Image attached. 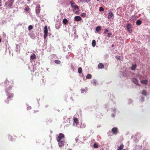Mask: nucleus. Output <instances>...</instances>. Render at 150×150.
I'll return each mask as SVG.
<instances>
[{
    "label": "nucleus",
    "mask_w": 150,
    "mask_h": 150,
    "mask_svg": "<svg viewBox=\"0 0 150 150\" xmlns=\"http://www.w3.org/2000/svg\"><path fill=\"white\" fill-rule=\"evenodd\" d=\"M91 0H80V1L82 2H89L91 1Z\"/></svg>",
    "instance_id": "nucleus-25"
},
{
    "label": "nucleus",
    "mask_w": 150,
    "mask_h": 150,
    "mask_svg": "<svg viewBox=\"0 0 150 150\" xmlns=\"http://www.w3.org/2000/svg\"><path fill=\"white\" fill-rule=\"evenodd\" d=\"M114 17V15L113 14L112 12L111 11H109L108 13V18L109 19L111 18L112 17Z\"/></svg>",
    "instance_id": "nucleus-8"
},
{
    "label": "nucleus",
    "mask_w": 150,
    "mask_h": 150,
    "mask_svg": "<svg viewBox=\"0 0 150 150\" xmlns=\"http://www.w3.org/2000/svg\"><path fill=\"white\" fill-rule=\"evenodd\" d=\"M144 100V98L143 97H142L141 98V101L142 102Z\"/></svg>",
    "instance_id": "nucleus-38"
},
{
    "label": "nucleus",
    "mask_w": 150,
    "mask_h": 150,
    "mask_svg": "<svg viewBox=\"0 0 150 150\" xmlns=\"http://www.w3.org/2000/svg\"><path fill=\"white\" fill-rule=\"evenodd\" d=\"M148 81L147 80H142L141 81V83H143L145 84H148Z\"/></svg>",
    "instance_id": "nucleus-13"
},
{
    "label": "nucleus",
    "mask_w": 150,
    "mask_h": 150,
    "mask_svg": "<svg viewBox=\"0 0 150 150\" xmlns=\"http://www.w3.org/2000/svg\"><path fill=\"white\" fill-rule=\"evenodd\" d=\"M59 142V145L60 147L64 145L65 142L64 141H60Z\"/></svg>",
    "instance_id": "nucleus-11"
},
{
    "label": "nucleus",
    "mask_w": 150,
    "mask_h": 150,
    "mask_svg": "<svg viewBox=\"0 0 150 150\" xmlns=\"http://www.w3.org/2000/svg\"><path fill=\"white\" fill-rule=\"evenodd\" d=\"M44 39H45L47 36L48 35V29L47 26H45L44 29Z\"/></svg>",
    "instance_id": "nucleus-1"
},
{
    "label": "nucleus",
    "mask_w": 150,
    "mask_h": 150,
    "mask_svg": "<svg viewBox=\"0 0 150 150\" xmlns=\"http://www.w3.org/2000/svg\"><path fill=\"white\" fill-rule=\"evenodd\" d=\"M104 11V8L103 7H101L100 8L99 11Z\"/></svg>",
    "instance_id": "nucleus-33"
},
{
    "label": "nucleus",
    "mask_w": 150,
    "mask_h": 150,
    "mask_svg": "<svg viewBox=\"0 0 150 150\" xmlns=\"http://www.w3.org/2000/svg\"><path fill=\"white\" fill-rule=\"evenodd\" d=\"M92 77V76L90 74H88L87 75L86 77V78L87 79H90Z\"/></svg>",
    "instance_id": "nucleus-21"
},
{
    "label": "nucleus",
    "mask_w": 150,
    "mask_h": 150,
    "mask_svg": "<svg viewBox=\"0 0 150 150\" xmlns=\"http://www.w3.org/2000/svg\"><path fill=\"white\" fill-rule=\"evenodd\" d=\"M64 138V135L62 133H60L59 134V136L57 138V139L58 142H59L60 141H61V140Z\"/></svg>",
    "instance_id": "nucleus-2"
},
{
    "label": "nucleus",
    "mask_w": 150,
    "mask_h": 150,
    "mask_svg": "<svg viewBox=\"0 0 150 150\" xmlns=\"http://www.w3.org/2000/svg\"><path fill=\"white\" fill-rule=\"evenodd\" d=\"M33 28V26L31 25H30L28 27V29L30 30Z\"/></svg>",
    "instance_id": "nucleus-30"
},
{
    "label": "nucleus",
    "mask_w": 150,
    "mask_h": 150,
    "mask_svg": "<svg viewBox=\"0 0 150 150\" xmlns=\"http://www.w3.org/2000/svg\"><path fill=\"white\" fill-rule=\"evenodd\" d=\"M142 23L141 21L140 20H137L136 21V24L138 25H140Z\"/></svg>",
    "instance_id": "nucleus-16"
},
{
    "label": "nucleus",
    "mask_w": 150,
    "mask_h": 150,
    "mask_svg": "<svg viewBox=\"0 0 150 150\" xmlns=\"http://www.w3.org/2000/svg\"><path fill=\"white\" fill-rule=\"evenodd\" d=\"M30 0H27V1H30Z\"/></svg>",
    "instance_id": "nucleus-43"
},
{
    "label": "nucleus",
    "mask_w": 150,
    "mask_h": 150,
    "mask_svg": "<svg viewBox=\"0 0 150 150\" xmlns=\"http://www.w3.org/2000/svg\"><path fill=\"white\" fill-rule=\"evenodd\" d=\"M97 81H96L95 80H92L91 83L93 84L95 86H96V83Z\"/></svg>",
    "instance_id": "nucleus-26"
},
{
    "label": "nucleus",
    "mask_w": 150,
    "mask_h": 150,
    "mask_svg": "<svg viewBox=\"0 0 150 150\" xmlns=\"http://www.w3.org/2000/svg\"><path fill=\"white\" fill-rule=\"evenodd\" d=\"M86 16V13H82L81 14V16H82V17H84Z\"/></svg>",
    "instance_id": "nucleus-37"
},
{
    "label": "nucleus",
    "mask_w": 150,
    "mask_h": 150,
    "mask_svg": "<svg viewBox=\"0 0 150 150\" xmlns=\"http://www.w3.org/2000/svg\"><path fill=\"white\" fill-rule=\"evenodd\" d=\"M127 29H128L129 28H131V25L129 24H128L126 26Z\"/></svg>",
    "instance_id": "nucleus-28"
},
{
    "label": "nucleus",
    "mask_w": 150,
    "mask_h": 150,
    "mask_svg": "<svg viewBox=\"0 0 150 150\" xmlns=\"http://www.w3.org/2000/svg\"><path fill=\"white\" fill-rule=\"evenodd\" d=\"M70 3L71 4V6L72 7L73 6H74L75 5V3L73 2L72 1H70Z\"/></svg>",
    "instance_id": "nucleus-24"
},
{
    "label": "nucleus",
    "mask_w": 150,
    "mask_h": 150,
    "mask_svg": "<svg viewBox=\"0 0 150 150\" xmlns=\"http://www.w3.org/2000/svg\"><path fill=\"white\" fill-rule=\"evenodd\" d=\"M104 66H98V69H102L104 68Z\"/></svg>",
    "instance_id": "nucleus-39"
},
{
    "label": "nucleus",
    "mask_w": 150,
    "mask_h": 150,
    "mask_svg": "<svg viewBox=\"0 0 150 150\" xmlns=\"http://www.w3.org/2000/svg\"><path fill=\"white\" fill-rule=\"evenodd\" d=\"M1 0H0V6H1Z\"/></svg>",
    "instance_id": "nucleus-42"
},
{
    "label": "nucleus",
    "mask_w": 150,
    "mask_h": 150,
    "mask_svg": "<svg viewBox=\"0 0 150 150\" xmlns=\"http://www.w3.org/2000/svg\"><path fill=\"white\" fill-rule=\"evenodd\" d=\"M101 27L100 26H98L96 28V30L98 32L101 30Z\"/></svg>",
    "instance_id": "nucleus-20"
},
{
    "label": "nucleus",
    "mask_w": 150,
    "mask_h": 150,
    "mask_svg": "<svg viewBox=\"0 0 150 150\" xmlns=\"http://www.w3.org/2000/svg\"><path fill=\"white\" fill-rule=\"evenodd\" d=\"M109 31V30L108 29H106L105 30L104 32V33L105 34H106Z\"/></svg>",
    "instance_id": "nucleus-35"
},
{
    "label": "nucleus",
    "mask_w": 150,
    "mask_h": 150,
    "mask_svg": "<svg viewBox=\"0 0 150 150\" xmlns=\"http://www.w3.org/2000/svg\"><path fill=\"white\" fill-rule=\"evenodd\" d=\"M13 95L12 94L9 93L8 94V97L7 99V100L6 101V102L7 103H9V101L10 100L13 98Z\"/></svg>",
    "instance_id": "nucleus-4"
},
{
    "label": "nucleus",
    "mask_w": 150,
    "mask_h": 150,
    "mask_svg": "<svg viewBox=\"0 0 150 150\" xmlns=\"http://www.w3.org/2000/svg\"><path fill=\"white\" fill-rule=\"evenodd\" d=\"M13 2L12 0L9 1L6 3V5L8 6V8H11V6L12 5Z\"/></svg>",
    "instance_id": "nucleus-6"
},
{
    "label": "nucleus",
    "mask_w": 150,
    "mask_h": 150,
    "mask_svg": "<svg viewBox=\"0 0 150 150\" xmlns=\"http://www.w3.org/2000/svg\"><path fill=\"white\" fill-rule=\"evenodd\" d=\"M30 10V8L28 6L25 8L24 9L25 11L27 12Z\"/></svg>",
    "instance_id": "nucleus-27"
},
{
    "label": "nucleus",
    "mask_w": 150,
    "mask_h": 150,
    "mask_svg": "<svg viewBox=\"0 0 150 150\" xmlns=\"http://www.w3.org/2000/svg\"><path fill=\"white\" fill-rule=\"evenodd\" d=\"M81 17L79 16H76L74 17V20L76 21H80L81 20Z\"/></svg>",
    "instance_id": "nucleus-10"
},
{
    "label": "nucleus",
    "mask_w": 150,
    "mask_h": 150,
    "mask_svg": "<svg viewBox=\"0 0 150 150\" xmlns=\"http://www.w3.org/2000/svg\"><path fill=\"white\" fill-rule=\"evenodd\" d=\"M6 82L7 83V81H6Z\"/></svg>",
    "instance_id": "nucleus-44"
},
{
    "label": "nucleus",
    "mask_w": 150,
    "mask_h": 150,
    "mask_svg": "<svg viewBox=\"0 0 150 150\" xmlns=\"http://www.w3.org/2000/svg\"><path fill=\"white\" fill-rule=\"evenodd\" d=\"M115 58L117 60L120 59V56L118 55H117L115 56Z\"/></svg>",
    "instance_id": "nucleus-34"
},
{
    "label": "nucleus",
    "mask_w": 150,
    "mask_h": 150,
    "mask_svg": "<svg viewBox=\"0 0 150 150\" xmlns=\"http://www.w3.org/2000/svg\"><path fill=\"white\" fill-rule=\"evenodd\" d=\"M118 129L116 127H114L112 128V132L113 134H114L116 135Z\"/></svg>",
    "instance_id": "nucleus-5"
},
{
    "label": "nucleus",
    "mask_w": 150,
    "mask_h": 150,
    "mask_svg": "<svg viewBox=\"0 0 150 150\" xmlns=\"http://www.w3.org/2000/svg\"><path fill=\"white\" fill-rule=\"evenodd\" d=\"M55 63L57 64L60 65L61 64V62L59 60H56L54 61Z\"/></svg>",
    "instance_id": "nucleus-19"
},
{
    "label": "nucleus",
    "mask_w": 150,
    "mask_h": 150,
    "mask_svg": "<svg viewBox=\"0 0 150 150\" xmlns=\"http://www.w3.org/2000/svg\"><path fill=\"white\" fill-rule=\"evenodd\" d=\"M97 1H99V0H97Z\"/></svg>",
    "instance_id": "nucleus-45"
},
{
    "label": "nucleus",
    "mask_w": 150,
    "mask_h": 150,
    "mask_svg": "<svg viewBox=\"0 0 150 150\" xmlns=\"http://www.w3.org/2000/svg\"><path fill=\"white\" fill-rule=\"evenodd\" d=\"M136 67V66H132V67L131 68V69L132 70H134L135 69Z\"/></svg>",
    "instance_id": "nucleus-36"
},
{
    "label": "nucleus",
    "mask_w": 150,
    "mask_h": 150,
    "mask_svg": "<svg viewBox=\"0 0 150 150\" xmlns=\"http://www.w3.org/2000/svg\"><path fill=\"white\" fill-rule=\"evenodd\" d=\"M40 7H37L36 10V13L37 14L39 13L40 12Z\"/></svg>",
    "instance_id": "nucleus-18"
},
{
    "label": "nucleus",
    "mask_w": 150,
    "mask_h": 150,
    "mask_svg": "<svg viewBox=\"0 0 150 150\" xmlns=\"http://www.w3.org/2000/svg\"><path fill=\"white\" fill-rule=\"evenodd\" d=\"M68 21L66 18H64L63 20V23L64 24H67L68 23Z\"/></svg>",
    "instance_id": "nucleus-17"
},
{
    "label": "nucleus",
    "mask_w": 150,
    "mask_h": 150,
    "mask_svg": "<svg viewBox=\"0 0 150 150\" xmlns=\"http://www.w3.org/2000/svg\"><path fill=\"white\" fill-rule=\"evenodd\" d=\"M73 10L74 12H76L79 9L78 6L76 5H75L72 7Z\"/></svg>",
    "instance_id": "nucleus-9"
},
{
    "label": "nucleus",
    "mask_w": 150,
    "mask_h": 150,
    "mask_svg": "<svg viewBox=\"0 0 150 150\" xmlns=\"http://www.w3.org/2000/svg\"><path fill=\"white\" fill-rule=\"evenodd\" d=\"M69 150H71V149H70Z\"/></svg>",
    "instance_id": "nucleus-46"
},
{
    "label": "nucleus",
    "mask_w": 150,
    "mask_h": 150,
    "mask_svg": "<svg viewBox=\"0 0 150 150\" xmlns=\"http://www.w3.org/2000/svg\"><path fill=\"white\" fill-rule=\"evenodd\" d=\"M96 45V41L95 40H93L92 42V45L93 47H95Z\"/></svg>",
    "instance_id": "nucleus-15"
},
{
    "label": "nucleus",
    "mask_w": 150,
    "mask_h": 150,
    "mask_svg": "<svg viewBox=\"0 0 150 150\" xmlns=\"http://www.w3.org/2000/svg\"><path fill=\"white\" fill-rule=\"evenodd\" d=\"M128 32L129 33H131L132 30L131 28H129L128 29H127Z\"/></svg>",
    "instance_id": "nucleus-29"
},
{
    "label": "nucleus",
    "mask_w": 150,
    "mask_h": 150,
    "mask_svg": "<svg viewBox=\"0 0 150 150\" xmlns=\"http://www.w3.org/2000/svg\"><path fill=\"white\" fill-rule=\"evenodd\" d=\"M73 125L77 126L79 124V120L76 118H73Z\"/></svg>",
    "instance_id": "nucleus-3"
},
{
    "label": "nucleus",
    "mask_w": 150,
    "mask_h": 150,
    "mask_svg": "<svg viewBox=\"0 0 150 150\" xmlns=\"http://www.w3.org/2000/svg\"><path fill=\"white\" fill-rule=\"evenodd\" d=\"M112 35V33H110L108 34L107 36L108 38H110L111 35Z\"/></svg>",
    "instance_id": "nucleus-32"
},
{
    "label": "nucleus",
    "mask_w": 150,
    "mask_h": 150,
    "mask_svg": "<svg viewBox=\"0 0 150 150\" xmlns=\"http://www.w3.org/2000/svg\"><path fill=\"white\" fill-rule=\"evenodd\" d=\"M124 145L123 144H121L120 146L118 147V149H117V150H122L124 147Z\"/></svg>",
    "instance_id": "nucleus-14"
},
{
    "label": "nucleus",
    "mask_w": 150,
    "mask_h": 150,
    "mask_svg": "<svg viewBox=\"0 0 150 150\" xmlns=\"http://www.w3.org/2000/svg\"><path fill=\"white\" fill-rule=\"evenodd\" d=\"M85 89H81V93H83L85 91Z\"/></svg>",
    "instance_id": "nucleus-40"
},
{
    "label": "nucleus",
    "mask_w": 150,
    "mask_h": 150,
    "mask_svg": "<svg viewBox=\"0 0 150 150\" xmlns=\"http://www.w3.org/2000/svg\"><path fill=\"white\" fill-rule=\"evenodd\" d=\"M93 146L94 148H97L98 147V145L96 144H94Z\"/></svg>",
    "instance_id": "nucleus-31"
},
{
    "label": "nucleus",
    "mask_w": 150,
    "mask_h": 150,
    "mask_svg": "<svg viewBox=\"0 0 150 150\" xmlns=\"http://www.w3.org/2000/svg\"><path fill=\"white\" fill-rule=\"evenodd\" d=\"M30 59L33 60L36 58V56L34 53H33L31 54L30 56Z\"/></svg>",
    "instance_id": "nucleus-12"
},
{
    "label": "nucleus",
    "mask_w": 150,
    "mask_h": 150,
    "mask_svg": "<svg viewBox=\"0 0 150 150\" xmlns=\"http://www.w3.org/2000/svg\"><path fill=\"white\" fill-rule=\"evenodd\" d=\"M142 94L146 96L147 95V92L145 90H143L142 92Z\"/></svg>",
    "instance_id": "nucleus-22"
},
{
    "label": "nucleus",
    "mask_w": 150,
    "mask_h": 150,
    "mask_svg": "<svg viewBox=\"0 0 150 150\" xmlns=\"http://www.w3.org/2000/svg\"><path fill=\"white\" fill-rule=\"evenodd\" d=\"M98 66H104V65L102 63H100L98 65Z\"/></svg>",
    "instance_id": "nucleus-41"
},
{
    "label": "nucleus",
    "mask_w": 150,
    "mask_h": 150,
    "mask_svg": "<svg viewBox=\"0 0 150 150\" xmlns=\"http://www.w3.org/2000/svg\"><path fill=\"white\" fill-rule=\"evenodd\" d=\"M82 70L81 68L79 67V68L78 69V72L79 74H81L82 73Z\"/></svg>",
    "instance_id": "nucleus-23"
},
{
    "label": "nucleus",
    "mask_w": 150,
    "mask_h": 150,
    "mask_svg": "<svg viewBox=\"0 0 150 150\" xmlns=\"http://www.w3.org/2000/svg\"><path fill=\"white\" fill-rule=\"evenodd\" d=\"M132 81L134 83L136 84L138 86L140 85V84L138 83V80L136 78H133L132 79Z\"/></svg>",
    "instance_id": "nucleus-7"
}]
</instances>
